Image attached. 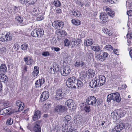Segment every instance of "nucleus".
Instances as JSON below:
<instances>
[{"label": "nucleus", "instance_id": "obj_62", "mask_svg": "<svg viewBox=\"0 0 132 132\" xmlns=\"http://www.w3.org/2000/svg\"><path fill=\"white\" fill-rule=\"evenodd\" d=\"M127 14L129 16H131L132 15V11L131 10H129L127 12Z\"/></svg>", "mask_w": 132, "mask_h": 132}, {"label": "nucleus", "instance_id": "obj_8", "mask_svg": "<svg viewBox=\"0 0 132 132\" xmlns=\"http://www.w3.org/2000/svg\"><path fill=\"white\" fill-rule=\"evenodd\" d=\"M12 37V35L10 33H7L5 35L2 36L0 38V40L3 42H5L6 40L10 41L11 40Z\"/></svg>", "mask_w": 132, "mask_h": 132}, {"label": "nucleus", "instance_id": "obj_21", "mask_svg": "<svg viewBox=\"0 0 132 132\" xmlns=\"http://www.w3.org/2000/svg\"><path fill=\"white\" fill-rule=\"evenodd\" d=\"M0 72L5 73L7 72V67L5 64H2L0 66Z\"/></svg>", "mask_w": 132, "mask_h": 132}, {"label": "nucleus", "instance_id": "obj_5", "mask_svg": "<svg viewBox=\"0 0 132 132\" xmlns=\"http://www.w3.org/2000/svg\"><path fill=\"white\" fill-rule=\"evenodd\" d=\"M41 122V120H38L33 123V129L35 132H41V127L40 125Z\"/></svg>", "mask_w": 132, "mask_h": 132}, {"label": "nucleus", "instance_id": "obj_49", "mask_svg": "<svg viewBox=\"0 0 132 132\" xmlns=\"http://www.w3.org/2000/svg\"><path fill=\"white\" fill-rule=\"evenodd\" d=\"M52 104V102L51 101H47L44 105H45V106L47 105L51 106V105Z\"/></svg>", "mask_w": 132, "mask_h": 132}, {"label": "nucleus", "instance_id": "obj_10", "mask_svg": "<svg viewBox=\"0 0 132 132\" xmlns=\"http://www.w3.org/2000/svg\"><path fill=\"white\" fill-rule=\"evenodd\" d=\"M96 100L93 96H90L87 99L86 102L89 105H93L96 102Z\"/></svg>", "mask_w": 132, "mask_h": 132}, {"label": "nucleus", "instance_id": "obj_2", "mask_svg": "<svg viewBox=\"0 0 132 132\" xmlns=\"http://www.w3.org/2000/svg\"><path fill=\"white\" fill-rule=\"evenodd\" d=\"M76 77L74 76L68 78L66 82L67 87L71 88H76Z\"/></svg>", "mask_w": 132, "mask_h": 132}, {"label": "nucleus", "instance_id": "obj_32", "mask_svg": "<svg viewBox=\"0 0 132 132\" xmlns=\"http://www.w3.org/2000/svg\"><path fill=\"white\" fill-rule=\"evenodd\" d=\"M116 114L118 116L119 119L120 118L121 116L123 117L124 114H123V112L122 111H116Z\"/></svg>", "mask_w": 132, "mask_h": 132}, {"label": "nucleus", "instance_id": "obj_60", "mask_svg": "<svg viewBox=\"0 0 132 132\" xmlns=\"http://www.w3.org/2000/svg\"><path fill=\"white\" fill-rule=\"evenodd\" d=\"M109 9L108 6H104L103 7V9L104 11H106V12L108 10V9Z\"/></svg>", "mask_w": 132, "mask_h": 132}, {"label": "nucleus", "instance_id": "obj_51", "mask_svg": "<svg viewBox=\"0 0 132 132\" xmlns=\"http://www.w3.org/2000/svg\"><path fill=\"white\" fill-rule=\"evenodd\" d=\"M58 32L60 33L61 35H66L67 34L65 31L63 30H60Z\"/></svg>", "mask_w": 132, "mask_h": 132}, {"label": "nucleus", "instance_id": "obj_4", "mask_svg": "<svg viewBox=\"0 0 132 132\" xmlns=\"http://www.w3.org/2000/svg\"><path fill=\"white\" fill-rule=\"evenodd\" d=\"M52 26L56 29H61L62 28L64 25V22L60 20L54 21L52 23Z\"/></svg>", "mask_w": 132, "mask_h": 132}, {"label": "nucleus", "instance_id": "obj_23", "mask_svg": "<svg viewBox=\"0 0 132 132\" xmlns=\"http://www.w3.org/2000/svg\"><path fill=\"white\" fill-rule=\"evenodd\" d=\"M81 79H78L76 80V86L78 88H80L83 85V82L81 80Z\"/></svg>", "mask_w": 132, "mask_h": 132}, {"label": "nucleus", "instance_id": "obj_30", "mask_svg": "<svg viewBox=\"0 0 132 132\" xmlns=\"http://www.w3.org/2000/svg\"><path fill=\"white\" fill-rule=\"evenodd\" d=\"M12 107L11 106H9L3 109V111L4 114H6L9 112L12 109Z\"/></svg>", "mask_w": 132, "mask_h": 132}, {"label": "nucleus", "instance_id": "obj_12", "mask_svg": "<svg viewBox=\"0 0 132 132\" xmlns=\"http://www.w3.org/2000/svg\"><path fill=\"white\" fill-rule=\"evenodd\" d=\"M49 94L47 91H45L40 96V100L43 102L47 99L49 97Z\"/></svg>", "mask_w": 132, "mask_h": 132}, {"label": "nucleus", "instance_id": "obj_15", "mask_svg": "<svg viewBox=\"0 0 132 132\" xmlns=\"http://www.w3.org/2000/svg\"><path fill=\"white\" fill-rule=\"evenodd\" d=\"M23 60L25 63L28 65L32 64L33 62V60L30 56H26L24 57Z\"/></svg>", "mask_w": 132, "mask_h": 132}, {"label": "nucleus", "instance_id": "obj_37", "mask_svg": "<svg viewBox=\"0 0 132 132\" xmlns=\"http://www.w3.org/2000/svg\"><path fill=\"white\" fill-rule=\"evenodd\" d=\"M37 29H34L31 32V35L32 36L35 37H38Z\"/></svg>", "mask_w": 132, "mask_h": 132}, {"label": "nucleus", "instance_id": "obj_22", "mask_svg": "<svg viewBox=\"0 0 132 132\" xmlns=\"http://www.w3.org/2000/svg\"><path fill=\"white\" fill-rule=\"evenodd\" d=\"M65 105L68 107L69 108H71L72 106H73V101L70 99L67 100L65 102Z\"/></svg>", "mask_w": 132, "mask_h": 132}, {"label": "nucleus", "instance_id": "obj_39", "mask_svg": "<svg viewBox=\"0 0 132 132\" xmlns=\"http://www.w3.org/2000/svg\"><path fill=\"white\" fill-rule=\"evenodd\" d=\"M53 4L55 6L57 7H60L61 5L60 2L58 0L54 1Z\"/></svg>", "mask_w": 132, "mask_h": 132}, {"label": "nucleus", "instance_id": "obj_61", "mask_svg": "<svg viewBox=\"0 0 132 132\" xmlns=\"http://www.w3.org/2000/svg\"><path fill=\"white\" fill-rule=\"evenodd\" d=\"M35 73L36 76H37L39 73L38 70H34V71H33Z\"/></svg>", "mask_w": 132, "mask_h": 132}, {"label": "nucleus", "instance_id": "obj_35", "mask_svg": "<svg viewBox=\"0 0 132 132\" xmlns=\"http://www.w3.org/2000/svg\"><path fill=\"white\" fill-rule=\"evenodd\" d=\"M116 111H114L113 112L111 113V117L115 120L117 119V114H116Z\"/></svg>", "mask_w": 132, "mask_h": 132}, {"label": "nucleus", "instance_id": "obj_46", "mask_svg": "<svg viewBox=\"0 0 132 132\" xmlns=\"http://www.w3.org/2000/svg\"><path fill=\"white\" fill-rule=\"evenodd\" d=\"M50 53L47 51L44 52H43L42 54L43 56H49L50 55Z\"/></svg>", "mask_w": 132, "mask_h": 132}, {"label": "nucleus", "instance_id": "obj_24", "mask_svg": "<svg viewBox=\"0 0 132 132\" xmlns=\"http://www.w3.org/2000/svg\"><path fill=\"white\" fill-rule=\"evenodd\" d=\"M37 35L38 37H41L44 34V31L43 29L41 28L37 29Z\"/></svg>", "mask_w": 132, "mask_h": 132}, {"label": "nucleus", "instance_id": "obj_29", "mask_svg": "<svg viewBox=\"0 0 132 132\" xmlns=\"http://www.w3.org/2000/svg\"><path fill=\"white\" fill-rule=\"evenodd\" d=\"M72 23L74 24L77 26L79 25L81 23V22L80 20H76L74 19H73L71 20Z\"/></svg>", "mask_w": 132, "mask_h": 132}, {"label": "nucleus", "instance_id": "obj_38", "mask_svg": "<svg viewBox=\"0 0 132 132\" xmlns=\"http://www.w3.org/2000/svg\"><path fill=\"white\" fill-rule=\"evenodd\" d=\"M13 119L10 118L7 119L6 122V124L7 125H11L13 123Z\"/></svg>", "mask_w": 132, "mask_h": 132}, {"label": "nucleus", "instance_id": "obj_63", "mask_svg": "<svg viewBox=\"0 0 132 132\" xmlns=\"http://www.w3.org/2000/svg\"><path fill=\"white\" fill-rule=\"evenodd\" d=\"M110 32V30L107 29H105L104 30V32L106 34H108V32Z\"/></svg>", "mask_w": 132, "mask_h": 132}, {"label": "nucleus", "instance_id": "obj_13", "mask_svg": "<svg viewBox=\"0 0 132 132\" xmlns=\"http://www.w3.org/2000/svg\"><path fill=\"white\" fill-rule=\"evenodd\" d=\"M100 21L103 23L106 22L108 20V16L105 13H102L100 16Z\"/></svg>", "mask_w": 132, "mask_h": 132}, {"label": "nucleus", "instance_id": "obj_50", "mask_svg": "<svg viewBox=\"0 0 132 132\" xmlns=\"http://www.w3.org/2000/svg\"><path fill=\"white\" fill-rule=\"evenodd\" d=\"M65 45L66 46H68L69 45L70 42L68 39H66L64 41Z\"/></svg>", "mask_w": 132, "mask_h": 132}, {"label": "nucleus", "instance_id": "obj_28", "mask_svg": "<svg viewBox=\"0 0 132 132\" xmlns=\"http://www.w3.org/2000/svg\"><path fill=\"white\" fill-rule=\"evenodd\" d=\"M87 75L88 76H90L91 77L94 76L95 73L94 71L92 69H89L86 72Z\"/></svg>", "mask_w": 132, "mask_h": 132}, {"label": "nucleus", "instance_id": "obj_3", "mask_svg": "<svg viewBox=\"0 0 132 132\" xmlns=\"http://www.w3.org/2000/svg\"><path fill=\"white\" fill-rule=\"evenodd\" d=\"M125 125L123 123L120 122L117 123L115 127L112 129V132H119L123 129L125 127Z\"/></svg>", "mask_w": 132, "mask_h": 132}, {"label": "nucleus", "instance_id": "obj_31", "mask_svg": "<svg viewBox=\"0 0 132 132\" xmlns=\"http://www.w3.org/2000/svg\"><path fill=\"white\" fill-rule=\"evenodd\" d=\"M28 45L27 44L24 43L21 45L20 48L22 50L25 51L28 48Z\"/></svg>", "mask_w": 132, "mask_h": 132}, {"label": "nucleus", "instance_id": "obj_26", "mask_svg": "<svg viewBox=\"0 0 132 132\" xmlns=\"http://www.w3.org/2000/svg\"><path fill=\"white\" fill-rule=\"evenodd\" d=\"M91 48H92L93 51H94L98 52L99 51H100L101 52V51L102 50H101V47L98 45L94 46H92Z\"/></svg>", "mask_w": 132, "mask_h": 132}, {"label": "nucleus", "instance_id": "obj_59", "mask_svg": "<svg viewBox=\"0 0 132 132\" xmlns=\"http://www.w3.org/2000/svg\"><path fill=\"white\" fill-rule=\"evenodd\" d=\"M72 43L75 45H78L79 43L78 41H77L76 40L74 41H72Z\"/></svg>", "mask_w": 132, "mask_h": 132}, {"label": "nucleus", "instance_id": "obj_33", "mask_svg": "<svg viewBox=\"0 0 132 132\" xmlns=\"http://www.w3.org/2000/svg\"><path fill=\"white\" fill-rule=\"evenodd\" d=\"M107 14L111 16H114V12L111 10V9L109 8L106 12Z\"/></svg>", "mask_w": 132, "mask_h": 132}, {"label": "nucleus", "instance_id": "obj_44", "mask_svg": "<svg viewBox=\"0 0 132 132\" xmlns=\"http://www.w3.org/2000/svg\"><path fill=\"white\" fill-rule=\"evenodd\" d=\"M89 107V106L85 107L84 108V110L87 112H89L90 110Z\"/></svg>", "mask_w": 132, "mask_h": 132}, {"label": "nucleus", "instance_id": "obj_14", "mask_svg": "<svg viewBox=\"0 0 132 132\" xmlns=\"http://www.w3.org/2000/svg\"><path fill=\"white\" fill-rule=\"evenodd\" d=\"M121 97L120 96L119 94L118 93H113V100L116 101L117 102L119 103L121 101Z\"/></svg>", "mask_w": 132, "mask_h": 132}, {"label": "nucleus", "instance_id": "obj_55", "mask_svg": "<svg viewBox=\"0 0 132 132\" xmlns=\"http://www.w3.org/2000/svg\"><path fill=\"white\" fill-rule=\"evenodd\" d=\"M52 50H54L56 52L60 50V49L58 47H53Z\"/></svg>", "mask_w": 132, "mask_h": 132}, {"label": "nucleus", "instance_id": "obj_6", "mask_svg": "<svg viewBox=\"0 0 132 132\" xmlns=\"http://www.w3.org/2000/svg\"><path fill=\"white\" fill-rule=\"evenodd\" d=\"M108 53L106 52H104L102 50L101 51V52L97 55L98 57V60L100 61H103L105 60L106 57L108 56Z\"/></svg>", "mask_w": 132, "mask_h": 132}, {"label": "nucleus", "instance_id": "obj_36", "mask_svg": "<svg viewBox=\"0 0 132 132\" xmlns=\"http://www.w3.org/2000/svg\"><path fill=\"white\" fill-rule=\"evenodd\" d=\"M113 99V93L109 94L108 95L107 101L108 102H110L111 100Z\"/></svg>", "mask_w": 132, "mask_h": 132}, {"label": "nucleus", "instance_id": "obj_57", "mask_svg": "<svg viewBox=\"0 0 132 132\" xmlns=\"http://www.w3.org/2000/svg\"><path fill=\"white\" fill-rule=\"evenodd\" d=\"M128 7L130 9H132V3L131 2H128Z\"/></svg>", "mask_w": 132, "mask_h": 132}, {"label": "nucleus", "instance_id": "obj_56", "mask_svg": "<svg viewBox=\"0 0 132 132\" xmlns=\"http://www.w3.org/2000/svg\"><path fill=\"white\" fill-rule=\"evenodd\" d=\"M56 12L58 14L62 13V11L61 9L60 8H57L56 9Z\"/></svg>", "mask_w": 132, "mask_h": 132}, {"label": "nucleus", "instance_id": "obj_45", "mask_svg": "<svg viewBox=\"0 0 132 132\" xmlns=\"http://www.w3.org/2000/svg\"><path fill=\"white\" fill-rule=\"evenodd\" d=\"M44 17L43 15H39L37 18V21H40L43 19Z\"/></svg>", "mask_w": 132, "mask_h": 132}, {"label": "nucleus", "instance_id": "obj_41", "mask_svg": "<svg viewBox=\"0 0 132 132\" xmlns=\"http://www.w3.org/2000/svg\"><path fill=\"white\" fill-rule=\"evenodd\" d=\"M105 48L106 50H112L113 49V47L111 45H106L105 46Z\"/></svg>", "mask_w": 132, "mask_h": 132}, {"label": "nucleus", "instance_id": "obj_20", "mask_svg": "<svg viewBox=\"0 0 132 132\" xmlns=\"http://www.w3.org/2000/svg\"><path fill=\"white\" fill-rule=\"evenodd\" d=\"M51 71H52L53 70V72L55 73L57 72L59 69V65L56 63H54L53 64V68H50Z\"/></svg>", "mask_w": 132, "mask_h": 132}, {"label": "nucleus", "instance_id": "obj_42", "mask_svg": "<svg viewBox=\"0 0 132 132\" xmlns=\"http://www.w3.org/2000/svg\"><path fill=\"white\" fill-rule=\"evenodd\" d=\"M80 61L77 60L76 61L74 66L76 67H79L80 66Z\"/></svg>", "mask_w": 132, "mask_h": 132}, {"label": "nucleus", "instance_id": "obj_16", "mask_svg": "<svg viewBox=\"0 0 132 132\" xmlns=\"http://www.w3.org/2000/svg\"><path fill=\"white\" fill-rule=\"evenodd\" d=\"M45 80L44 78L39 79L36 81L35 83V85L37 88L39 87H41L45 82Z\"/></svg>", "mask_w": 132, "mask_h": 132}, {"label": "nucleus", "instance_id": "obj_34", "mask_svg": "<svg viewBox=\"0 0 132 132\" xmlns=\"http://www.w3.org/2000/svg\"><path fill=\"white\" fill-rule=\"evenodd\" d=\"M15 20L17 21L19 23H21L23 21V18L20 16H17L15 18Z\"/></svg>", "mask_w": 132, "mask_h": 132}, {"label": "nucleus", "instance_id": "obj_54", "mask_svg": "<svg viewBox=\"0 0 132 132\" xmlns=\"http://www.w3.org/2000/svg\"><path fill=\"white\" fill-rule=\"evenodd\" d=\"M6 51V49L5 47H3L0 49V52L2 54H3V53L5 52Z\"/></svg>", "mask_w": 132, "mask_h": 132}, {"label": "nucleus", "instance_id": "obj_1", "mask_svg": "<svg viewBox=\"0 0 132 132\" xmlns=\"http://www.w3.org/2000/svg\"><path fill=\"white\" fill-rule=\"evenodd\" d=\"M106 78L103 75L97 76L95 77L90 83L89 86L92 88L102 86L105 84Z\"/></svg>", "mask_w": 132, "mask_h": 132}, {"label": "nucleus", "instance_id": "obj_43", "mask_svg": "<svg viewBox=\"0 0 132 132\" xmlns=\"http://www.w3.org/2000/svg\"><path fill=\"white\" fill-rule=\"evenodd\" d=\"M51 106L47 105L45 106L44 105V107L43 108V110L44 111H46L49 109Z\"/></svg>", "mask_w": 132, "mask_h": 132}, {"label": "nucleus", "instance_id": "obj_47", "mask_svg": "<svg viewBox=\"0 0 132 132\" xmlns=\"http://www.w3.org/2000/svg\"><path fill=\"white\" fill-rule=\"evenodd\" d=\"M28 3L29 5H32L34 3V1L31 2L30 0H26V4Z\"/></svg>", "mask_w": 132, "mask_h": 132}, {"label": "nucleus", "instance_id": "obj_9", "mask_svg": "<svg viewBox=\"0 0 132 132\" xmlns=\"http://www.w3.org/2000/svg\"><path fill=\"white\" fill-rule=\"evenodd\" d=\"M71 70L69 67H65L61 69V73L63 76H66L70 73Z\"/></svg>", "mask_w": 132, "mask_h": 132}, {"label": "nucleus", "instance_id": "obj_64", "mask_svg": "<svg viewBox=\"0 0 132 132\" xmlns=\"http://www.w3.org/2000/svg\"><path fill=\"white\" fill-rule=\"evenodd\" d=\"M130 55L131 57L132 58V48L131 49H130V51L129 52Z\"/></svg>", "mask_w": 132, "mask_h": 132}, {"label": "nucleus", "instance_id": "obj_19", "mask_svg": "<svg viewBox=\"0 0 132 132\" xmlns=\"http://www.w3.org/2000/svg\"><path fill=\"white\" fill-rule=\"evenodd\" d=\"M16 105L19 107L18 111H21L24 108V104L20 100H18L16 102Z\"/></svg>", "mask_w": 132, "mask_h": 132}, {"label": "nucleus", "instance_id": "obj_7", "mask_svg": "<svg viewBox=\"0 0 132 132\" xmlns=\"http://www.w3.org/2000/svg\"><path fill=\"white\" fill-rule=\"evenodd\" d=\"M54 110L56 112L59 114H61L66 111V109L63 105H59L55 107Z\"/></svg>", "mask_w": 132, "mask_h": 132}, {"label": "nucleus", "instance_id": "obj_27", "mask_svg": "<svg viewBox=\"0 0 132 132\" xmlns=\"http://www.w3.org/2000/svg\"><path fill=\"white\" fill-rule=\"evenodd\" d=\"M72 14L74 16L78 17L80 16V13L78 11L73 10L72 12Z\"/></svg>", "mask_w": 132, "mask_h": 132}, {"label": "nucleus", "instance_id": "obj_11", "mask_svg": "<svg viewBox=\"0 0 132 132\" xmlns=\"http://www.w3.org/2000/svg\"><path fill=\"white\" fill-rule=\"evenodd\" d=\"M64 94L63 93L61 89L58 90L56 92V94L55 98L57 100L62 99L64 97Z\"/></svg>", "mask_w": 132, "mask_h": 132}, {"label": "nucleus", "instance_id": "obj_25", "mask_svg": "<svg viewBox=\"0 0 132 132\" xmlns=\"http://www.w3.org/2000/svg\"><path fill=\"white\" fill-rule=\"evenodd\" d=\"M93 44L92 40V39H89L85 41L84 44L86 46H90Z\"/></svg>", "mask_w": 132, "mask_h": 132}, {"label": "nucleus", "instance_id": "obj_48", "mask_svg": "<svg viewBox=\"0 0 132 132\" xmlns=\"http://www.w3.org/2000/svg\"><path fill=\"white\" fill-rule=\"evenodd\" d=\"M96 102H97L96 105L97 106H99L100 104L102 102V100L100 99L96 100Z\"/></svg>", "mask_w": 132, "mask_h": 132}, {"label": "nucleus", "instance_id": "obj_58", "mask_svg": "<svg viewBox=\"0 0 132 132\" xmlns=\"http://www.w3.org/2000/svg\"><path fill=\"white\" fill-rule=\"evenodd\" d=\"M111 4L114 3L116 2L117 0H107Z\"/></svg>", "mask_w": 132, "mask_h": 132}, {"label": "nucleus", "instance_id": "obj_18", "mask_svg": "<svg viewBox=\"0 0 132 132\" xmlns=\"http://www.w3.org/2000/svg\"><path fill=\"white\" fill-rule=\"evenodd\" d=\"M8 81V78L6 76L3 74H0V81L6 84Z\"/></svg>", "mask_w": 132, "mask_h": 132}, {"label": "nucleus", "instance_id": "obj_17", "mask_svg": "<svg viewBox=\"0 0 132 132\" xmlns=\"http://www.w3.org/2000/svg\"><path fill=\"white\" fill-rule=\"evenodd\" d=\"M41 116V113L39 110L36 111L34 114L33 117V120L34 121H35L39 119Z\"/></svg>", "mask_w": 132, "mask_h": 132}, {"label": "nucleus", "instance_id": "obj_40", "mask_svg": "<svg viewBox=\"0 0 132 132\" xmlns=\"http://www.w3.org/2000/svg\"><path fill=\"white\" fill-rule=\"evenodd\" d=\"M80 66L82 69L87 68L86 63L82 61H80Z\"/></svg>", "mask_w": 132, "mask_h": 132}, {"label": "nucleus", "instance_id": "obj_52", "mask_svg": "<svg viewBox=\"0 0 132 132\" xmlns=\"http://www.w3.org/2000/svg\"><path fill=\"white\" fill-rule=\"evenodd\" d=\"M127 38H131L132 39V32H129L127 35Z\"/></svg>", "mask_w": 132, "mask_h": 132}, {"label": "nucleus", "instance_id": "obj_53", "mask_svg": "<svg viewBox=\"0 0 132 132\" xmlns=\"http://www.w3.org/2000/svg\"><path fill=\"white\" fill-rule=\"evenodd\" d=\"M64 119L66 121H68L70 120L71 117L69 115H67L64 117Z\"/></svg>", "mask_w": 132, "mask_h": 132}]
</instances>
